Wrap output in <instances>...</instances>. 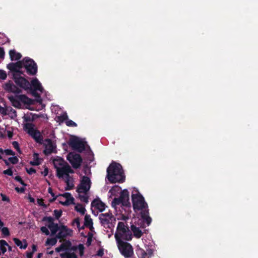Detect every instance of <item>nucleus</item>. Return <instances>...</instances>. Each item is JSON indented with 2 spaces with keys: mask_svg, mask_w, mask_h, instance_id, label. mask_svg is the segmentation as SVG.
Returning <instances> with one entry per match:
<instances>
[{
  "mask_svg": "<svg viewBox=\"0 0 258 258\" xmlns=\"http://www.w3.org/2000/svg\"><path fill=\"white\" fill-rule=\"evenodd\" d=\"M67 160L70 162L74 168H79L82 161L80 155L74 152L70 153L67 155Z\"/></svg>",
  "mask_w": 258,
  "mask_h": 258,
  "instance_id": "nucleus-11",
  "label": "nucleus"
},
{
  "mask_svg": "<svg viewBox=\"0 0 258 258\" xmlns=\"http://www.w3.org/2000/svg\"><path fill=\"white\" fill-rule=\"evenodd\" d=\"M7 246H8V244L5 240H0V249L3 253L6 252Z\"/></svg>",
  "mask_w": 258,
  "mask_h": 258,
  "instance_id": "nucleus-33",
  "label": "nucleus"
},
{
  "mask_svg": "<svg viewBox=\"0 0 258 258\" xmlns=\"http://www.w3.org/2000/svg\"><path fill=\"white\" fill-rule=\"evenodd\" d=\"M41 174L45 176L47 175L48 174V169L45 167L44 171L41 172Z\"/></svg>",
  "mask_w": 258,
  "mask_h": 258,
  "instance_id": "nucleus-52",
  "label": "nucleus"
},
{
  "mask_svg": "<svg viewBox=\"0 0 258 258\" xmlns=\"http://www.w3.org/2000/svg\"><path fill=\"white\" fill-rule=\"evenodd\" d=\"M33 250L34 251H36V246L35 245H33Z\"/></svg>",
  "mask_w": 258,
  "mask_h": 258,
  "instance_id": "nucleus-62",
  "label": "nucleus"
},
{
  "mask_svg": "<svg viewBox=\"0 0 258 258\" xmlns=\"http://www.w3.org/2000/svg\"><path fill=\"white\" fill-rule=\"evenodd\" d=\"M54 215L57 219H58L61 215V212H60V211H58L57 210H54Z\"/></svg>",
  "mask_w": 258,
  "mask_h": 258,
  "instance_id": "nucleus-45",
  "label": "nucleus"
},
{
  "mask_svg": "<svg viewBox=\"0 0 258 258\" xmlns=\"http://www.w3.org/2000/svg\"><path fill=\"white\" fill-rule=\"evenodd\" d=\"M9 54L12 60H18L22 56L20 53L17 52L15 50H11L9 52Z\"/></svg>",
  "mask_w": 258,
  "mask_h": 258,
  "instance_id": "nucleus-23",
  "label": "nucleus"
},
{
  "mask_svg": "<svg viewBox=\"0 0 258 258\" xmlns=\"http://www.w3.org/2000/svg\"><path fill=\"white\" fill-rule=\"evenodd\" d=\"M132 201L133 207L137 213H141L142 217H144L143 213L145 208V202L144 197L139 193V191L134 189L132 192Z\"/></svg>",
  "mask_w": 258,
  "mask_h": 258,
  "instance_id": "nucleus-5",
  "label": "nucleus"
},
{
  "mask_svg": "<svg viewBox=\"0 0 258 258\" xmlns=\"http://www.w3.org/2000/svg\"><path fill=\"white\" fill-rule=\"evenodd\" d=\"M91 205L93 207L98 209L100 212H102L105 209V204L99 200H94Z\"/></svg>",
  "mask_w": 258,
  "mask_h": 258,
  "instance_id": "nucleus-18",
  "label": "nucleus"
},
{
  "mask_svg": "<svg viewBox=\"0 0 258 258\" xmlns=\"http://www.w3.org/2000/svg\"><path fill=\"white\" fill-rule=\"evenodd\" d=\"M4 88L6 90L9 92L15 93H19L20 92L19 89L11 82L6 83L5 85Z\"/></svg>",
  "mask_w": 258,
  "mask_h": 258,
  "instance_id": "nucleus-19",
  "label": "nucleus"
},
{
  "mask_svg": "<svg viewBox=\"0 0 258 258\" xmlns=\"http://www.w3.org/2000/svg\"><path fill=\"white\" fill-rule=\"evenodd\" d=\"M80 219L77 218L75 219L73 222H72V225L74 227H76L79 230H80L81 229L83 228V226L81 227L80 226Z\"/></svg>",
  "mask_w": 258,
  "mask_h": 258,
  "instance_id": "nucleus-35",
  "label": "nucleus"
},
{
  "mask_svg": "<svg viewBox=\"0 0 258 258\" xmlns=\"http://www.w3.org/2000/svg\"><path fill=\"white\" fill-rule=\"evenodd\" d=\"M7 77V75L6 72L4 70H0V79L2 80H5L6 79Z\"/></svg>",
  "mask_w": 258,
  "mask_h": 258,
  "instance_id": "nucleus-39",
  "label": "nucleus"
},
{
  "mask_svg": "<svg viewBox=\"0 0 258 258\" xmlns=\"http://www.w3.org/2000/svg\"><path fill=\"white\" fill-rule=\"evenodd\" d=\"M116 243L119 251L125 258H134L133 248L130 244L123 241Z\"/></svg>",
  "mask_w": 258,
  "mask_h": 258,
  "instance_id": "nucleus-8",
  "label": "nucleus"
},
{
  "mask_svg": "<svg viewBox=\"0 0 258 258\" xmlns=\"http://www.w3.org/2000/svg\"><path fill=\"white\" fill-rule=\"evenodd\" d=\"M112 215L110 213L101 214L99 215V219L102 225L105 226L112 221Z\"/></svg>",
  "mask_w": 258,
  "mask_h": 258,
  "instance_id": "nucleus-15",
  "label": "nucleus"
},
{
  "mask_svg": "<svg viewBox=\"0 0 258 258\" xmlns=\"http://www.w3.org/2000/svg\"><path fill=\"white\" fill-rule=\"evenodd\" d=\"M66 123L69 126H76L77 124L72 120H67Z\"/></svg>",
  "mask_w": 258,
  "mask_h": 258,
  "instance_id": "nucleus-41",
  "label": "nucleus"
},
{
  "mask_svg": "<svg viewBox=\"0 0 258 258\" xmlns=\"http://www.w3.org/2000/svg\"><path fill=\"white\" fill-rule=\"evenodd\" d=\"M15 179L19 182H21V184H23V180H22L21 178L20 177V176H16L15 177Z\"/></svg>",
  "mask_w": 258,
  "mask_h": 258,
  "instance_id": "nucleus-56",
  "label": "nucleus"
},
{
  "mask_svg": "<svg viewBox=\"0 0 258 258\" xmlns=\"http://www.w3.org/2000/svg\"><path fill=\"white\" fill-rule=\"evenodd\" d=\"M4 137V135H3V133L0 131V137Z\"/></svg>",
  "mask_w": 258,
  "mask_h": 258,
  "instance_id": "nucleus-61",
  "label": "nucleus"
},
{
  "mask_svg": "<svg viewBox=\"0 0 258 258\" xmlns=\"http://www.w3.org/2000/svg\"><path fill=\"white\" fill-rule=\"evenodd\" d=\"M116 242L122 241V239L130 241L132 239V234L128 227L124 222H118L114 234Z\"/></svg>",
  "mask_w": 258,
  "mask_h": 258,
  "instance_id": "nucleus-4",
  "label": "nucleus"
},
{
  "mask_svg": "<svg viewBox=\"0 0 258 258\" xmlns=\"http://www.w3.org/2000/svg\"><path fill=\"white\" fill-rule=\"evenodd\" d=\"M9 161L13 164H16L18 162V159L16 156L12 157L9 158Z\"/></svg>",
  "mask_w": 258,
  "mask_h": 258,
  "instance_id": "nucleus-40",
  "label": "nucleus"
},
{
  "mask_svg": "<svg viewBox=\"0 0 258 258\" xmlns=\"http://www.w3.org/2000/svg\"><path fill=\"white\" fill-rule=\"evenodd\" d=\"M7 135L8 136V137L11 139L13 137V130H8L7 131Z\"/></svg>",
  "mask_w": 258,
  "mask_h": 258,
  "instance_id": "nucleus-48",
  "label": "nucleus"
},
{
  "mask_svg": "<svg viewBox=\"0 0 258 258\" xmlns=\"http://www.w3.org/2000/svg\"><path fill=\"white\" fill-rule=\"evenodd\" d=\"M7 107H3L0 106V113L3 115H7Z\"/></svg>",
  "mask_w": 258,
  "mask_h": 258,
  "instance_id": "nucleus-43",
  "label": "nucleus"
},
{
  "mask_svg": "<svg viewBox=\"0 0 258 258\" xmlns=\"http://www.w3.org/2000/svg\"><path fill=\"white\" fill-rule=\"evenodd\" d=\"M27 172L29 174H33V173L35 172V170L33 168H30L29 169H28L27 170Z\"/></svg>",
  "mask_w": 258,
  "mask_h": 258,
  "instance_id": "nucleus-55",
  "label": "nucleus"
},
{
  "mask_svg": "<svg viewBox=\"0 0 258 258\" xmlns=\"http://www.w3.org/2000/svg\"><path fill=\"white\" fill-rule=\"evenodd\" d=\"M72 233V230L68 228L66 226H62L59 229V232L56 236L57 238H61L68 235H71Z\"/></svg>",
  "mask_w": 258,
  "mask_h": 258,
  "instance_id": "nucleus-16",
  "label": "nucleus"
},
{
  "mask_svg": "<svg viewBox=\"0 0 258 258\" xmlns=\"http://www.w3.org/2000/svg\"><path fill=\"white\" fill-rule=\"evenodd\" d=\"M57 237L54 238H48L47 239L45 245L46 246H53L57 242Z\"/></svg>",
  "mask_w": 258,
  "mask_h": 258,
  "instance_id": "nucleus-30",
  "label": "nucleus"
},
{
  "mask_svg": "<svg viewBox=\"0 0 258 258\" xmlns=\"http://www.w3.org/2000/svg\"><path fill=\"white\" fill-rule=\"evenodd\" d=\"M43 220L46 222V226L42 227L41 231L46 235H48L49 234L48 229H49L52 235L55 234L58 230V226L57 224L53 222V219L51 217H45Z\"/></svg>",
  "mask_w": 258,
  "mask_h": 258,
  "instance_id": "nucleus-7",
  "label": "nucleus"
},
{
  "mask_svg": "<svg viewBox=\"0 0 258 258\" xmlns=\"http://www.w3.org/2000/svg\"><path fill=\"white\" fill-rule=\"evenodd\" d=\"M122 204L121 199L119 198H114L113 201L112 202V205L113 207H115L116 205Z\"/></svg>",
  "mask_w": 258,
  "mask_h": 258,
  "instance_id": "nucleus-38",
  "label": "nucleus"
},
{
  "mask_svg": "<svg viewBox=\"0 0 258 258\" xmlns=\"http://www.w3.org/2000/svg\"><path fill=\"white\" fill-rule=\"evenodd\" d=\"M7 115L11 118H14L17 116L16 111L11 107H7Z\"/></svg>",
  "mask_w": 258,
  "mask_h": 258,
  "instance_id": "nucleus-29",
  "label": "nucleus"
},
{
  "mask_svg": "<svg viewBox=\"0 0 258 258\" xmlns=\"http://www.w3.org/2000/svg\"><path fill=\"white\" fill-rule=\"evenodd\" d=\"M14 78L15 83L24 89H28L30 87L29 82L22 77L19 76L17 73L14 75Z\"/></svg>",
  "mask_w": 258,
  "mask_h": 258,
  "instance_id": "nucleus-12",
  "label": "nucleus"
},
{
  "mask_svg": "<svg viewBox=\"0 0 258 258\" xmlns=\"http://www.w3.org/2000/svg\"><path fill=\"white\" fill-rule=\"evenodd\" d=\"M5 56V51L3 48L0 47V58H4Z\"/></svg>",
  "mask_w": 258,
  "mask_h": 258,
  "instance_id": "nucleus-49",
  "label": "nucleus"
},
{
  "mask_svg": "<svg viewBox=\"0 0 258 258\" xmlns=\"http://www.w3.org/2000/svg\"><path fill=\"white\" fill-rule=\"evenodd\" d=\"M148 208L147 204L146 203V209ZM152 222V218L149 216V210L146 209V224L149 226Z\"/></svg>",
  "mask_w": 258,
  "mask_h": 258,
  "instance_id": "nucleus-37",
  "label": "nucleus"
},
{
  "mask_svg": "<svg viewBox=\"0 0 258 258\" xmlns=\"http://www.w3.org/2000/svg\"><path fill=\"white\" fill-rule=\"evenodd\" d=\"M53 164L57 176L65 181L68 189L72 188L74 186L73 177L74 171L71 167L61 158L54 159Z\"/></svg>",
  "mask_w": 258,
  "mask_h": 258,
  "instance_id": "nucleus-1",
  "label": "nucleus"
},
{
  "mask_svg": "<svg viewBox=\"0 0 258 258\" xmlns=\"http://www.w3.org/2000/svg\"><path fill=\"white\" fill-rule=\"evenodd\" d=\"M3 173L5 174H8L10 176L12 175V174H13V172L11 169H8L7 170H4L3 171Z\"/></svg>",
  "mask_w": 258,
  "mask_h": 258,
  "instance_id": "nucleus-46",
  "label": "nucleus"
},
{
  "mask_svg": "<svg viewBox=\"0 0 258 258\" xmlns=\"http://www.w3.org/2000/svg\"><path fill=\"white\" fill-rule=\"evenodd\" d=\"M8 98L14 106L18 108L21 107V104L20 103V100L18 99V95L9 96Z\"/></svg>",
  "mask_w": 258,
  "mask_h": 258,
  "instance_id": "nucleus-21",
  "label": "nucleus"
},
{
  "mask_svg": "<svg viewBox=\"0 0 258 258\" xmlns=\"http://www.w3.org/2000/svg\"><path fill=\"white\" fill-rule=\"evenodd\" d=\"M37 202L39 205L43 206V202L42 200L38 199Z\"/></svg>",
  "mask_w": 258,
  "mask_h": 258,
  "instance_id": "nucleus-58",
  "label": "nucleus"
},
{
  "mask_svg": "<svg viewBox=\"0 0 258 258\" xmlns=\"http://www.w3.org/2000/svg\"><path fill=\"white\" fill-rule=\"evenodd\" d=\"M43 144L45 147L44 152L45 154H50L54 152L56 147L50 139L45 140Z\"/></svg>",
  "mask_w": 258,
  "mask_h": 258,
  "instance_id": "nucleus-13",
  "label": "nucleus"
},
{
  "mask_svg": "<svg viewBox=\"0 0 258 258\" xmlns=\"http://www.w3.org/2000/svg\"><path fill=\"white\" fill-rule=\"evenodd\" d=\"M5 153H6V154L9 155H14V153L13 151L12 150H9V149L6 150L5 151Z\"/></svg>",
  "mask_w": 258,
  "mask_h": 258,
  "instance_id": "nucleus-50",
  "label": "nucleus"
},
{
  "mask_svg": "<svg viewBox=\"0 0 258 258\" xmlns=\"http://www.w3.org/2000/svg\"><path fill=\"white\" fill-rule=\"evenodd\" d=\"M13 145L14 147L18 151H19V144L18 142L14 141L13 142Z\"/></svg>",
  "mask_w": 258,
  "mask_h": 258,
  "instance_id": "nucleus-51",
  "label": "nucleus"
},
{
  "mask_svg": "<svg viewBox=\"0 0 258 258\" xmlns=\"http://www.w3.org/2000/svg\"><path fill=\"white\" fill-rule=\"evenodd\" d=\"M13 240L15 243L20 248L25 249L27 246V244L25 240H23V241H21L19 239L14 238Z\"/></svg>",
  "mask_w": 258,
  "mask_h": 258,
  "instance_id": "nucleus-24",
  "label": "nucleus"
},
{
  "mask_svg": "<svg viewBox=\"0 0 258 258\" xmlns=\"http://www.w3.org/2000/svg\"><path fill=\"white\" fill-rule=\"evenodd\" d=\"M11 66L14 70L16 69V67L19 68L24 67L27 73L32 75H35L37 72V67L36 63L33 59L28 57H25L22 61H18L16 64H12Z\"/></svg>",
  "mask_w": 258,
  "mask_h": 258,
  "instance_id": "nucleus-6",
  "label": "nucleus"
},
{
  "mask_svg": "<svg viewBox=\"0 0 258 258\" xmlns=\"http://www.w3.org/2000/svg\"><path fill=\"white\" fill-rule=\"evenodd\" d=\"M75 209L77 212H79L80 214L82 215L85 214L86 210L85 208L82 205H77L75 206Z\"/></svg>",
  "mask_w": 258,
  "mask_h": 258,
  "instance_id": "nucleus-36",
  "label": "nucleus"
},
{
  "mask_svg": "<svg viewBox=\"0 0 258 258\" xmlns=\"http://www.w3.org/2000/svg\"><path fill=\"white\" fill-rule=\"evenodd\" d=\"M121 188L118 186H114L110 190L111 196H116L117 194L120 192Z\"/></svg>",
  "mask_w": 258,
  "mask_h": 258,
  "instance_id": "nucleus-31",
  "label": "nucleus"
},
{
  "mask_svg": "<svg viewBox=\"0 0 258 258\" xmlns=\"http://www.w3.org/2000/svg\"><path fill=\"white\" fill-rule=\"evenodd\" d=\"M84 225L90 229L93 228V221L90 216L87 215L85 216Z\"/></svg>",
  "mask_w": 258,
  "mask_h": 258,
  "instance_id": "nucleus-27",
  "label": "nucleus"
},
{
  "mask_svg": "<svg viewBox=\"0 0 258 258\" xmlns=\"http://www.w3.org/2000/svg\"><path fill=\"white\" fill-rule=\"evenodd\" d=\"M67 118H68V116L66 114H64L62 115L57 116L58 121H60L61 122H62V121L66 120L67 119Z\"/></svg>",
  "mask_w": 258,
  "mask_h": 258,
  "instance_id": "nucleus-42",
  "label": "nucleus"
},
{
  "mask_svg": "<svg viewBox=\"0 0 258 258\" xmlns=\"http://www.w3.org/2000/svg\"><path fill=\"white\" fill-rule=\"evenodd\" d=\"M60 256L61 258H78L77 255L73 252H69L66 251L63 253H61Z\"/></svg>",
  "mask_w": 258,
  "mask_h": 258,
  "instance_id": "nucleus-28",
  "label": "nucleus"
},
{
  "mask_svg": "<svg viewBox=\"0 0 258 258\" xmlns=\"http://www.w3.org/2000/svg\"><path fill=\"white\" fill-rule=\"evenodd\" d=\"M69 144L73 149L81 152L85 149L86 143L82 139L76 137H72L70 139Z\"/></svg>",
  "mask_w": 258,
  "mask_h": 258,
  "instance_id": "nucleus-10",
  "label": "nucleus"
},
{
  "mask_svg": "<svg viewBox=\"0 0 258 258\" xmlns=\"http://www.w3.org/2000/svg\"><path fill=\"white\" fill-rule=\"evenodd\" d=\"M63 249H64V246H63V244H61L60 246L56 247L55 248V251L58 252H60L61 250H62Z\"/></svg>",
  "mask_w": 258,
  "mask_h": 258,
  "instance_id": "nucleus-53",
  "label": "nucleus"
},
{
  "mask_svg": "<svg viewBox=\"0 0 258 258\" xmlns=\"http://www.w3.org/2000/svg\"><path fill=\"white\" fill-rule=\"evenodd\" d=\"M91 181L89 177L86 176H81L80 183L77 186V191L81 201L88 203L89 197V190L91 185Z\"/></svg>",
  "mask_w": 258,
  "mask_h": 258,
  "instance_id": "nucleus-2",
  "label": "nucleus"
},
{
  "mask_svg": "<svg viewBox=\"0 0 258 258\" xmlns=\"http://www.w3.org/2000/svg\"><path fill=\"white\" fill-rule=\"evenodd\" d=\"M42 159L39 158V155L35 153L33 155V160L30 162L32 165H38L41 163Z\"/></svg>",
  "mask_w": 258,
  "mask_h": 258,
  "instance_id": "nucleus-26",
  "label": "nucleus"
},
{
  "mask_svg": "<svg viewBox=\"0 0 258 258\" xmlns=\"http://www.w3.org/2000/svg\"><path fill=\"white\" fill-rule=\"evenodd\" d=\"M41 255H42V254H41V253H39V254H38V258H40V257H41Z\"/></svg>",
  "mask_w": 258,
  "mask_h": 258,
  "instance_id": "nucleus-63",
  "label": "nucleus"
},
{
  "mask_svg": "<svg viewBox=\"0 0 258 258\" xmlns=\"http://www.w3.org/2000/svg\"><path fill=\"white\" fill-rule=\"evenodd\" d=\"M84 249L85 247L82 244H80L78 246H74L71 248V250L78 252L81 256L84 254Z\"/></svg>",
  "mask_w": 258,
  "mask_h": 258,
  "instance_id": "nucleus-22",
  "label": "nucleus"
},
{
  "mask_svg": "<svg viewBox=\"0 0 258 258\" xmlns=\"http://www.w3.org/2000/svg\"><path fill=\"white\" fill-rule=\"evenodd\" d=\"M107 177L111 183L120 182L123 180V173L122 167L119 164H111L107 168Z\"/></svg>",
  "mask_w": 258,
  "mask_h": 258,
  "instance_id": "nucleus-3",
  "label": "nucleus"
},
{
  "mask_svg": "<svg viewBox=\"0 0 258 258\" xmlns=\"http://www.w3.org/2000/svg\"><path fill=\"white\" fill-rule=\"evenodd\" d=\"M1 196H2V200L3 201L9 202V199L6 196H5V195L2 194H1Z\"/></svg>",
  "mask_w": 258,
  "mask_h": 258,
  "instance_id": "nucleus-54",
  "label": "nucleus"
},
{
  "mask_svg": "<svg viewBox=\"0 0 258 258\" xmlns=\"http://www.w3.org/2000/svg\"><path fill=\"white\" fill-rule=\"evenodd\" d=\"M33 256V252H27V258H32Z\"/></svg>",
  "mask_w": 258,
  "mask_h": 258,
  "instance_id": "nucleus-57",
  "label": "nucleus"
},
{
  "mask_svg": "<svg viewBox=\"0 0 258 258\" xmlns=\"http://www.w3.org/2000/svg\"><path fill=\"white\" fill-rule=\"evenodd\" d=\"M119 198L121 199L123 206H127L130 205L129 194L127 190H123L121 192Z\"/></svg>",
  "mask_w": 258,
  "mask_h": 258,
  "instance_id": "nucleus-17",
  "label": "nucleus"
},
{
  "mask_svg": "<svg viewBox=\"0 0 258 258\" xmlns=\"http://www.w3.org/2000/svg\"><path fill=\"white\" fill-rule=\"evenodd\" d=\"M53 253V251H50V252H49V253L50 254H52Z\"/></svg>",
  "mask_w": 258,
  "mask_h": 258,
  "instance_id": "nucleus-64",
  "label": "nucleus"
},
{
  "mask_svg": "<svg viewBox=\"0 0 258 258\" xmlns=\"http://www.w3.org/2000/svg\"><path fill=\"white\" fill-rule=\"evenodd\" d=\"M24 130L32 137L37 142L42 143V137L40 133L35 128L34 124L31 123H27L24 125Z\"/></svg>",
  "mask_w": 258,
  "mask_h": 258,
  "instance_id": "nucleus-9",
  "label": "nucleus"
},
{
  "mask_svg": "<svg viewBox=\"0 0 258 258\" xmlns=\"http://www.w3.org/2000/svg\"><path fill=\"white\" fill-rule=\"evenodd\" d=\"M29 201L31 203H34L35 202V200L33 198L31 197H29Z\"/></svg>",
  "mask_w": 258,
  "mask_h": 258,
  "instance_id": "nucleus-59",
  "label": "nucleus"
},
{
  "mask_svg": "<svg viewBox=\"0 0 258 258\" xmlns=\"http://www.w3.org/2000/svg\"><path fill=\"white\" fill-rule=\"evenodd\" d=\"M131 230L134 233V236L137 238H140L143 235V232L139 228L135 226L132 225L131 226Z\"/></svg>",
  "mask_w": 258,
  "mask_h": 258,
  "instance_id": "nucleus-25",
  "label": "nucleus"
},
{
  "mask_svg": "<svg viewBox=\"0 0 258 258\" xmlns=\"http://www.w3.org/2000/svg\"><path fill=\"white\" fill-rule=\"evenodd\" d=\"M59 202L63 205H69L74 203V199L70 193H65L59 197Z\"/></svg>",
  "mask_w": 258,
  "mask_h": 258,
  "instance_id": "nucleus-14",
  "label": "nucleus"
},
{
  "mask_svg": "<svg viewBox=\"0 0 258 258\" xmlns=\"http://www.w3.org/2000/svg\"><path fill=\"white\" fill-rule=\"evenodd\" d=\"M48 191H49V192L51 194V195L53 197H54V194L53 193L52 190V189H51L50 188H49L48 189Z\"/></svg>",
  "mask_w": 258,
  "mask_h": 258,
  "instance_id": "nucleus-60",
  "label": "nucleus"
},
{
  "mask_svg": "<svg viewBox=\"0 0 258 258\" xmlns=\"http://www.w3.org/2000/svg\"><path fill=\"white\" fill-rule=\"evenodd\" d=\"M103 254H104V250L102 248L99 249L97 252V255L98 256H102L103 255Z\"/></svg>",
  "mask_w": 258,
  "mask_h": 258,
  "instance_id": "nucleus-47",
  "label": "nucleus"
},
{
  "mask_svg": "<svg viewBox=\"0 0 258 258\" xmlns=\"http://www.w3.org/2000/svg\"><path fill=\"white\" fill-rule=\"evenodd\" d=\"M137 253L139 258H145V252L143 248H141L139 246L137 249Z\"/></svg>",
  "mask_w": 258,
  "mask_h": 258,
  "instance_id": "nucleus-34",
  "label": "nucleus"
},
{
  "mask_svg": "<svg viewBox=\"0 0 258 258\" xmlns=\"http://www.w3.org/2000/svg\"><path fill=\"white\" fill-rule=\"evenodd\" d=\"M31 85L35 91H38L40 92H43V88L37 79L35 78L31 81Z\"/></svg>",
  "mask_w": 258,
  "mask_h": 258,
  "instance_id": "nucleus-20",
  "label": "nucleus"
},
{
  "mask_svg": "<svg viewBox=\"0 0 258 258\" xmlns=\"http://www.w3.org/2000/svg\"><path fill=\"white\" fill-rule=\"evenodd\" d=\"M18 99L20 100V103L22 102L24 103L29 104L31 102L30 99H29L27 96L24 95H18Z\"/></svg>",
  "mask_w": 258,
  "mask_h": 258,
  "instance_id": "nucleus-32",
  "label": "nucleus"
},
{
  "mask_svg": "<svg viewBox=\"0 0 258 258\" xmlns=\"http://www.w3.org/2000/svg\"><path fill=\"white\" fill-rule=\"evenodd\" d=\"M2 232L3 234L5 235H9V231L8 228L4 227L2 229Z\"/></svg>",
  "mask_w": 258,
  "mask_h": 258,
  "instance_id": "nucleus-44",
  "label": "nucleus"
}]
</instances>
